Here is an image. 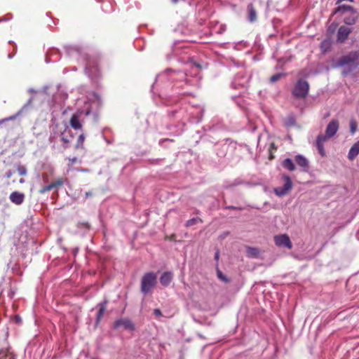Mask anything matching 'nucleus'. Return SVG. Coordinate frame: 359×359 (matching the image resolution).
<instances>
[{
    "mask_svg": "<svg viewBox=\"0 0 359 359\" xmlns=\"http://www.w3.org/2000/svg\"><path fill=\"white\" fill-rule=\"evenodd\" d=\"M332 68L345 67L342 71L343 75H347L359 65V50L351 51L348 54L342 55L332 61Z\"/></svg>",
    "mask_w": 359,
    "mask_h": 359,
    "instance_id": "nucleus-1",
    "label": "nucleus"
},
{
    "mask_svg": "<svg viewBox=\"0 0 359 359\" xmlns=\"http://www.w3.org/2000/svg\"><path fill=\"white\" fill-rule=\"evenodd\" d=\"M334 14H339L343 22L348 25H354L358 18L357 11L353 7L345 4L339 6L336 8Z\"/></svg>",
    "mask_w": 359,
    "mask_h": 359,
    "instance_id": "nucleus-2",
    "label": "nucleus"
},
{
    "mask_svg": "<svg viewBox=\"0 0 359 359\" xmlns=\"http://www.w3.org/2000/svg\"><path fill=\"white\" fill-rule=\"evenodd\" d=\"M157 284V274L153 271L145 273L141 279L140 291L144 295L151 293Z\"/></svg>",
    "mask_w": 359,
    "mask_h": 359,
    "instance_id": "nucleus-3",
    "label": "nucleus"
},
{
    "mask_svg": "<svg viewBox=\"0 0 359 359\" xmlns=\"http://www.w3.org/2000/svg\"><path fill=\"white\" fill-rule=\"evenodd\" d=\"M309 83L307 81L299 79L295 83L292 90V95L297 99H304L309 94Z\"/></svg>",
    "mask_w": 359,
    "mask_h": 359,
    "instance_id": "nucleus-4",
    "label": "nucleus"
},
{
    "mask_svg": "<svg viewBox=\"0 0 359 359\" xmlns=\"http://www.w3.org/2000/svg\"><path fill=\"white\" fill-rule=\"evenodd\" d=\"M67 128V123L61 122L54 124L51 128L50 134L49 136V141L50 142H55L57 138H60Z\"/></svg>",
    "mask_w": 359,
    "mask_h": 359,
    "instance_id": "nucleus-5",
    "label": "nucleus"
},
{
    "mask_svg": "<svg viewBox=\"0 0 359 359\" xmlns=\"http://www.w3.org/2000/svg\"><path fill=\"white\" fill-rule=\"evenodd\" d=\"M285 180V184L282 187H278L274 189V193L278 196H283L288 194V192L292 188V182L290 177L288 175H283Z\"/></svg>",
    "mask_w": 359,
    "mask_h": 359,
    "instance_id": "nucleus-6",
    "label": "nucleus"
},
{
    "mask_svg": "<svg viewBox=\"0 0 359 359\" xmlns=\"http://www.w3.org/2000/svg\"><path fill=\"white\" fill-rule=\"evenodd\" d=\"M339 129V121L337 119H332L327 124L324 137L328 140L335 135Z\"/></svg>",
    "mask_w": 359,
    "mask_h": 359,
    "instance_id": "nucleus-7",
    "label": "nucleus"
},
{
    "mask_svg": "<svg viewBox=\"0 0 359 359\" xmlns=\"http://www.w3.org/2000/svg\"><path fill=\"white\" fill-rule=\"evenodd\" d=\"M64 182L65 181L62 178H59L48 185L41 186V188L39 189L38 192L40 194H44L53 189H58L60 187H62L64 184Z\"/></svg>",
    "mask_w": 359,
    "mask_h": 359,
    "instance_id": "nucleus-8",
    "label": "nucleus"
},
{
    "mask_svg": "<svg viewBox=\"0 0 359 359\" xmlns=\"http://www.w3.org/2000/svg\"><path fill=\"white\" fill-rule=\"evenodd\" d=\"M274 242L277 246L285 247L287 249L292 248V242L287 234L278 235L274 237Z\"/></svg>",
    "mask_w": 359,
    "mask_h": 359,
    "instance_id": "nucleus-9",
    "label": "nucleus"
},
{
    "mask_svg": "<svg viewBox=\"0 0 359 359\" xmlns=\"http://www.w3.org/2000/svg\"><path fill=\"white\" fill-rule=\"evenodd\" d=\"M250 77L246 76L242 72H238L235 76L233 81L231 83V86L234 88H237L238 86H245L249 81Z\"/></svg>",
    "mask_w": 359,
    "mask_h": 359,
    "instance_id": "nucleus-10",
    "label": "nucleus"
},
{
    "mask_svg": "<svg viewBox=\"0 0 359 359\" xmlns=\"http://www.w3.org/2000/svg\"><path fill=\"white\" fill-rule=\"evenodd\" d=\"M121 327L126 330H133L135 329L133 323L128 318H121L114 323V329H118Z\"/></svg>",
    "mask_w": 359,
    "mask_h": 359,
    "instance_id": "nucleus-11",
    "label": "nucleus"
},
{
    "mask_svg": "<svg viewBox=\"0 0 359 359\" xmlns=\"http://www.w3.org/2000/svg\"><path fill=\"white\" fill-rule=\"evenodd\" d=\"M352 29L346 26H341L337 32V41L339 43H344L351 33Z\"/></svg>",
    "mask_w": 359,
    "mask_h": 359,
    "instance_id": "nucleus-12",
    "label": "nucleus"
},
{
    "mask_svg": "<svg viewBox=\"0 0 359 359\" xmlns=\"http://www.w3.org/2000/svg\"><path fill=\"white\" fill-rule=\"evenodd\" d=\"M294 161L297 165H299L302 172H308L309 170V162L308 159L302 154L295 156Z\"/></svg>",
    "mask_w": 359,
    "mask_h": 359,
    "instance_id": "nucleus-13",
    "label": "nucleus"
},
{
    "mask_svg": "<svg viewBox=\"0 0 359 359\" xmlns=\"http://www.w3.org/2000/svg\"><path fill=\"white\" fill-rule=\"evenodd\" d=\"M328 139L323 136V134H320L317 136L316 140V147L318 149V151L319 154L324 157L326 155L325 149H324V143Z\"/></svg>",
    "mask_w": 359,
    "mask_h": 359,
    "instance_id": "nucleus-14",
    "label": "nucleus"
},
{
    "mask_svg": "<svg viewBox=\"0 0 359 359\" xmlns=\"http://www.w3.org/2000/svg\"><path fill=\"white\" fill-rule=\"evenodd\" d=\"M73 138L74 136L72 135V132L67 125L66 130L62 132V135L60 137V140L63 142V146L65 148L69 147V144L72 141Z\"/></svg>",
    "mask_w": 359,
    "mask_h": 359,
    "instance_id": "nucleus-15",
    "label": "nucleus"
},
{
    "mask_svg": "<svg viewBox=\"0 0 359 359\" xmlns=\"http://www.w3.org/2000/svg\"><path fill=\"white\" fill-rule=\"evenodd\" d=\"M83 114V111H77L74 113L69 121L71 127L75 130H79L82 128V124L80 121V118Z\"/></svg>",
    "mask_w": 359,
    "mask_h": 359,
    "instance_id": "nucleus-16",
    "label": "nucleus"
},
{
    "mask_svg": "<svg viewBox=\"0 0 359 359\" xmlns=\"http://www.w3.org/2000/svg\"><path fill=\"white\" fill-rule=\"evenodd\" d=\"M25 196L23 193L20 191H13L10 194V201L15 205H21L25 201Z\"/></svg>",
    "mask_w": 359,
    "mask_h": 359,
    "instance_id": "nucleus-17",
    "label": "nucleus"
},
{
    "mask_svg": "<svg viewBox=\"0 0 359 359\" xmlns=\"http://www.w3.org/2000/svg\"><path fill=\"white\" fill-rule=\"evenodd\" d=\"M32 100V97L29 99L27 103L15 115L11 116L5 119H3L1 122H4L5 121L14 120L18 116H21L24 112L27 111L31 107Z\"/></svg>",
    "mask_w": 359,
    "mask_h": 359,
    "instance_id": "nucleus-18",
    "label": "nucleus"
},
{
    "mask_svg": "<svg viewBox=\"0 0 359 359\" xmlns=\"http://www.w3.org/2000/svg\"><path fill=\"white\" fill-rule=\"evenodd\" d=\"M243 184L252 185V184L250 182H246V181L242 180L241 178L238 177V178L235 179L233 181H232L231 182H226L224 184V187L226 189H229L234 187L243 185Z\"/></svg>",
    "mask_w": 359,
    "mask_h": 359,
    "instance_id": "nucleus-19",
    "label": "nucleus"
},
{
    "mask_svg": "<svg viewBox=\"0 0 359 359\" xmlns=\"http://www.w3.org/2000/svg\"><path fill=\"white\" fill-rule=\"evenodd\" d=\"M107 304V300H104L103 302H100L98 304L99 311L96 315V320H95L96 325H97L100 323V322L101 321V320L104 316V313L106 311Z\"/></svg>",
    "mask_w": 359,
    "mask_h": 359,
    "instance_id": "nucleus-20",
    "label": "nucleus"
},
{
    "mask_svg": "<svg viewBox=\"0 0 359 359\" xmlns=\"http://www.w3.org/2000/svg\"><path fill=\"white\" fill-rule=\"evenodd\" d=\"M189 121L192 123H199L203 116V111L201 109H196L194 111L191 112Z\"/></svg>",
    "mask_w": 359,
    "mask_h": 359,
    "instance_id": "nucleus-21",
    "label": "nucleus"
},
{
    "mask_svg": "<svg viewBox=\"0 0 359 359\" xmlns=\"http://www.w3.org/2000/svg\"><path fill=\"white\" fill-rule=\"evenodd\" d=\"M248 20L250 22H254L257 20V11L252 4H249L247 7Z\"/></svg>",
    "mask_w": 359,
    "mask_h": 359,
    "instance_id": "nucleus-22",
    "label": "nucleus"
},
{
    "mask_svg": "<svg viewBox=\"0 0 359 359\" xmlns=\"http://www.w3.org/2000/svg\"><path fill=\"white\" fill-rule=\"evenodd\" d=\"M172 279V273L169 272V271H166V272L163 273V274L160 277V283L163 286L167 287L170 285Z\"/></svg>",
    "mask_w": 359,
    "mask_h": 359,
    "instance_id": "nucleus-23",
    "label": "nucleus"
},
{
    "mask_svg": "<svg viewBox=\"0 0 359 359\" xmlns=\"http://www.w3.org/2000/svg\"><path fill=\"white\" fill-rule=\"evenodd\" d=\"M359 154V140L354 143L349 149L348 158L353 161Z\"/></svg>",
    "mask_w": 359,
    "mask_h": 359,
    "instance_id": "nucleus-24",
    "label": "nucleus"
},
{
    "mask_svg": "<svg viewBox=\"0 0 359 359\" xmlns=\"http://www.w3.org/2000/svg\"><path fill=\"white\" fill-rule=\"evenodd\" d=\"M67 54L69 56L79 55L81 54L82 50L80 47L75 46H65Z\"/></svg>",
    "mask_w": 359,
    "mask_h": 359,
    "instance_id": "nucleus-25",
    "label": "nucleus"
},
{
    "mask_svg": "<svg viewBox=\"0 0 359 359\" xmlns=\"http://www.w3.org/2000/svg\"><path fill=\"white\" fill-rule=\"evenodd\" d=\"M168 76H169V79H171V80H175V79L185 80L186 82H187V74H185L183 72H170Z\"/></svg>",
    "mask_w": 359,
    "mask_h": 359,
    "instance_id": "nucleus-26",
    "label": "nucleus"
},
{
    "mask_svg": "<svg viewBox=\"0 0 359 359\" xmlns=\"http://www.w3.org/2000/svg\"><path fill=\"white\" fill-rule=\"evenodd\" d=\"M281 165L286 170L289 171H294L296 169V166L292 161V160L290 158L284 159Z\"/></svg>",
    "mask_w": 359,
    "mask_h": 359,
    "instance_id": "nucleus-27",
    "label": "nucleus"
},
{
    "mask_svg": "<svg viewBox=\"0 0 359 359\" xmlns=\"http://www.w3.org/2000/svg\"><path fill=\"white\" fill-rule=\"evenodd\" d=\"M246 254L248 257L257 258L259 255V250L257 248L247 247Z\"/></svg>",
    "mask_w": 359,
    "mask_h": 359,
    "instance_id": "nucleus-28",
    "label": "nucleus"
},
{
    "mask_svg": "<svg viewBox=\"0 0 359 359\" xmlns=\"http://www.w3.org/2000/svg\"><path fill=\"white\" fill-rule=\"evenodd\" d=\"M229 149V145L224 144L221 145L217 151V154L220 158H224L226 156L227 151Z\"/></svg>",
    "mask_w": 359,
    "mask_h": 359,
    "instance_id": "nucleus-29",
    "label": "nucleus"
},
{
    "mask_svg": "<svg viewBox=\"0 0 359 359\" xmlns=\"http://www.w3.org/2000/svg\"><path fill=\"white\" fill-rule=\"evenodd\" d=\"M0 359H15V356L8 349H1Z\"/></svg>",
    "mask_w": 359,
    "mask_h": 359,
    "instance_id": "nucleus-30",
    "label": "nucleus"
},
{
    "mask_svg": "<svg viewBox=\"0 0 359 359\" xmlns=\"http://www.w3.org/2000/svg\"><path fill=\"white\" fill-rule=\"evenodd\" d=\"M216 271H217V278L222 282L225 283H228L230 282V279L226 276H225L220 270L218 267L216 268Z\"/></svg>",
    "mask_w": 359,
    "mask_h": 359,
    "instance_id": "nucleus-31",
    "label": "nucleus"
},
{
    "mask_svg": "<svg viewBox=\"0 0 359 359\" xmlns=\"http://www.w3.org/2000/svg\"><path fill=\"white\" fill-rule=\"evenodd\" d=\"M203 220L199 217H194L187 221L185 224L186 227L192 226L198 223H202Z\"/></svg>",
    "mask_w": 359,
    "mask_h": 359,
    "instance_id": "nucleus-32",
    "label": "nucleus"
},
{
    "mask_svg": "<svg viewBox=\"0 0 359 359\" xmlns=\"http://www.w3.org/2000/svg\"><path fill=\"white\" fill-rule=\"evenodd\" d=\"M349 126H350V133H351V135L355 134V133L357 130L358 123L354 118H351L350 120Z\"/></svg>",
    "mask_w": 359,
    "mask_h": 359,
    "instance_id": "nucleus-33",
    "label": "nucleus"
},
{
    "mask_svg": "<svg viewBox=\"0 0 359 359\" xmlns=\"http://www.w3.org/2000/svg\"><path fill=\"white\" fill-rule=\"evenodd\" d=\"M85 140V135L83 134H81L77 139V142L76 144V148H79L83 147V144Z\"/></svg>",
    "mask_w": 359,
    "mask_h": 359,
    "instance_id": "nucleus-34",
    "label": "nucleus"
},
{
    "mask_svg": "<svg viewBox=\"0 0 359 359\" xmlns=\"http://www.w3.org/2000/svg\"><path fill=\"white\" fill-rule=\"evenodd\" d=\"M283 74H281V73H278V74H276L274 75H273L271 78H270V81L271 83H275L276 81H278V80L280 79L281 77H283Z\"/></svg>",
    "mask_w": 359,
    "mask_h": 359,
    "instance_id": "nucleus-35",
    "label": "nucleus"
},
{
    "mask_svg": "<svg viewBox=\"0 0 359 359\" xmlns=\"http://www.w3.org/2000/svg\"><path fill=\"white\" fill-rule=\"evenodd\" d=\"M182 112V110H178V109H174V110H172V111H170L168 112V114L170 117H172V118H178L179 116H177L178 114H181Z\"/></svg>",
    "mask_w": 359,
    "mask_h": 359,
    "instance_id": "nucleus-36",
    "label": "nucleus"
},
{
    "mask_svg": "<svg viewBox=\"0 0 359 359\" xmlns=\"http://www.w3.org/2000/svg\"><path fill=\"white\" fill-rule=\"evenodd\" d=\"M17 170L20 175H25L27 174V169L24 166L19 165Z\"/></svg>",
    "mask_w": 359,
    "mask_h": 359,
    "instance_id": "nucleus-37",
    "label": "nucleus"
},
{
    "mask_svg": "<svg viewBox=\"0 0 359 359\" xmlns=\"http://www.w3.org/2000/svg\"><path fill=\"white\" fill-rule=\"evenodd\" d=\"M329 46H330V43H329V41H326V40H325V41H323L321 43V48H325V49L323 50V51H324V52H325V51L327 50H326V48H329Z\"/></svg>",
    "mask_w": 359,
    "mask_h": 359,
    "instance_id": "nucleus-38",
    "label": "nucleus"
},
{
    "mask_svg": "<svg viewBox=\"0 0 359 359\" xmlns=\"http://www.w3.org/2000/svg\"><path fill=\"white\" fill-rule=\"evenodd\" d=\"M294 123H295L294 118L293 117H290L288 118L287 122L286 123V125L287 126H291L294 125Z\"/></svg>",
    "mask_w": 359,
    "mask_h": 359,
    "instance_id": "nucleus-39",
    "label": "nucleus"
},
{
    "mask_svg": "<svg viewBox=\"0 0 359 359\" xmlns=\"http://www.w3.org/2000/svg\"><path fill=\"white\" fill-rule=\"evenodd\" d=\"M225 209L226 210H243V208H241V207H236V206H233V205H228V206H226L224 207Z\"/></svg>",
    "mask_w": 359,
    "mask_h": 359,
    "instance_id": "nucleus-40",
    "label": "nucleus"
},
{
    "mask_svg": "<svg viewBox=\"0 0 359 359\" xmlns=\"http://www.w3.org/2000/svg\"><path fill=\"white\" fill-rule=\"evenodd\" d=\"M337 25L332 23L328 28V32L333 33L337 28Z\"/></svg>",
    "mask_w": 359,
    "mask_h": 359,
    "instance_id": "nucleus-41",
    "label": "nucleus"
},
{
    "mask_svg": "<svg viewBox=\"0 0 359 359\" xmlns=\"http://www.w3.org/2000/svg\"><path fill=\"white\" fill-rule=\"evenodd\" d=\"M154 314L156 317L162 316V312H161V311L159 309H155L154 310Z\"/></svg>",
    "mask_w": 359,
    "mask_h": 359,
    "instance_id": "nucleus-42",
    "label": "nucleus"
},
{
    "mask_svg": "<svg viewBox=\"0 0 359 359\" xmlns=\"http://www.w3.org/2000/svg\"><path fill=\"white\" fill-rule=\"evenodd\" d=\"M161 161H162V159H160V158H156V159H151V160H149V161L151 162V164H158V163H159Z\"/></svg>",
    "mask_w": 359,
    "mask_h": 359,
    "instance_id": "nucleus-43",
    "label": "nucleus"
},
{
    "mask_svg": "<svg viewBox=\"0 0 359 359\" xmlns=\"http://www.w3.org/2000/svg\"><path fill=\"white\" fill-rule=\"evenodd\" d=\"M14 320L16 323H20L22 321L20 316L18 315L15 316Z\"/></svg>",
    "mask_w": 359,
    "mask_h": 359,
    "instance_id": "nucleus-44",
    "label": "nucleus"
},
{
    "mask_svg": "<svg viewBox=\"0 0 359 359\" xmlns=\"http://www.w3.org/2000/svg\"><path fill=\"white\" fill-rule=\"evenodd\" d=\"M219 258V251L217 250V252L215 254V259L218 261Z\"/></svg>",
    "mask_w": 359,
    "mask_h": 359,
    "instance_id": "nucleus-45",
    "label": "nucleus"
},
{
    "mask_svg": "<svg viewBox=\"0 0 359 359\" xmlns=\"http://www.w3.org/2000/svg\"><path fill=\"white\" fill-rule=\"evenodd\" d=\"M272 149H276V148L275 147V145H274V144H273V143H272V144H271V146H270V148H269V151H270V153L271 152V150H272Z\"/></svg>",
    "mask_w": 359,
    "mask_h": 359,
    "instance_id": "nucleus-46",
    "label": "nucleus"
},
{
    "mask_svg": "<svg viewBox=\"0 0 359 359\" xmlns=\"http://www.w3.org/2000/svg\"><path fill=\"white\" fill-rule=\"evenodd\" d=\"M11 175H12V172H11V170L8 171V172L6 173V176L8 178L11 177Z\"/></svg>",
    "mask_w": 359,
    "mask_h": 359,
    "instance_id": "nucleus-47",
    "label": "nucleus"
},
{
    "mask_svg": "<svg viewBox=\"0 0 359 359\" xmlns=\"http://www.w3.org/2000/svg\"><path fill=\"white\" fill-rule=\"evenodd\" d=\"M83 225L88 229L90 228V225L88 222L83 223Z\"/></svg>",
    "mask_w": 359,
    "mask_h": 359,
    "instance_id": "nucleus-48",
    "label": "nucleus"
},
{
    "mask_svg": "<svg viewBox=\"0 0 359 359\" xmlns=\"http://www.w3.org/2000/svg\"><path fill=\"white\" fill-rule=\"evenodd\" d=\"M90 196H92V193L90 191H88V192L86 193V197Z\"/></svg>",
    "mask_w": 359,
    "mask_h": 359,
    "instance_id": "nucleus-49",
    "label": "nucleus"
},
{
    "mask_svg": "<svg viewBox=\"0 0 359 359\" xmlns=\"http://www.w3.org/2000/svg\"><path fill=\"white\" fill-rule=\"evenodd\" d=\"M180 0H171V2L174 4H177Z\"/></svg>",
    "mask_w": 359,
    "mask_h": 359,
    "instance_id": "nucleus-50",
    "label": "nucleus"
},
{
    "mask_svg": "<svg viewBox=\"0 0 359 359\" xmlns=\"http://www.w3.org/2000/svg\"><path fill=\"white\" fill-rule=\"evenodd\" d=\"M165 76H166V75H165V74H161V75H160V76H157V79H160V78H164Z\"/></svg>",
    "mask_w": 359,
    "mask_h": 359,
    "instance_id": "nucleus-51",
    "label": "nucleus"
},
{
    "mask_svg": "<svg viewBox=\"0 0 359 359\" xmlns=\"http://www.w3.org/2000/svg\"><path fill=\"white\" fill-rule=\"evenodd\" d=\"M70 161L72 163H74L76 161V158H73L72 159H70Z\"/></svg>",
    "mask_w": 359,
    "mask_h": 359,
    "instance_id": "nucleus-52",
    "label": "nucleus"
},
{
    "mask_svg": "<svg viewBox=\"0 0 359 359\" xmlns=\"http://www.w3.org/2000/svg\"><path fill=\"white\" fill-rule=\"evenodd\" d=\"M19 182H20V183H21V184H22V183H24L25 180H24V179H22V178H21V179L20 180V181H19Z\"/></svg>",
    "mask_w": 359,
    "mask_h": 359,
    "instance_id": "nucleus-53",
    "label": "nucleus"
},
{
    "mask_svg": "<svg viewBox=\"0 0 359 359\" xmlns=\"http://www.w3.org/2000/svg\"><path fill=\"white\" fill-rule=\"evenodd\" d=\"M8 57L9 58H12L13 57V55H11V54L8 55Z\"/></svg>",
    "mask_w": 359,
    "mask_h": 359,
    "instance_id": "nucleus-54",
    "label": "nucleus"
},
{
    "mask_svg": "<svg viewBox=\"0 0 359 359\" xmlns=\"http://www.w3.org/2000/svg\"><path fill=\"white\" fill-rule=\"evenodd\" d=\"M46 177V175H43V179L45 180V177Z\"/></svg>",
    "mask_w": 359,
    "mask_h": 359,
    "instance_id": "nucleus-55",
    "label": "nucleus"
},
{
    "mask_svg": "<svg viewBox=\"0 0 359 359\" xmlns=\"http://www.w3.org/2000/svg\"><path fill=\"white\" fill-rule=\"evenodd\" d=\"M195 213H196V214H199V211L196 210V212H195Z\"/></svg>",
    "mask_w": 359,
    "mask_h": 359,
    "instance_id": "nucleus-56",
    "label": "nucleus"
},
{
    "mask_svg": "<svg viewBox=\"0 0 359 359\" xmlns=\"http://www.w3.org/2000/svg\"><path fill=\"white\" fill-rule=\"evenodd\" d=\"M243 80L239 79L238 81L242 82Z\"/></svg>",
    "mask_w": 359,
    "mask_h": 359,
    "instance_id": "nucleus-57",
    "label": "nucleus"
},
{
    "mask_svg": "<svg viewBox=\"0 0 359 359\" xmlns=\"http://www.w3.org/2000/svg\"><path fill=\"white\" fill-rule=\"evenodd\" d=\"M156 80H158V79H156ZM156 83H157V81H155L154 84H156Z\"/></svg>",
    "mask_w": 359,
    "mask_h": 359,
    "instance_id": "nucleus-58",
    "label": "nucleus"
},
{
    "mask_svg": "<svg viewBox=\"0 0 359 359\" xmlns=\"http://www.w3.org/2000/svg\"><path fill=\"white\" fill-rule=\"evenodd\" d=\"M156 80H158V79H156ZM156 83H157V81H155L154 84H156Z\"/></svg>",
    "mask_w": 359,
    "mask_h": 359,
    "instance_id": "nucleus-59",
    "label": "nucleus"
},
{
    "mask_svg": "<svg viewBox=\"0 0 359 359\" xmlns=\"http://www.w3.org/2000/svg\"><path fill=\"white\" fill-rule=\"evenodd\" d=\"M92 359H95V358H92Z\"/></svg>",
    "mask_w": 359,
    "mask_h": 359,
    "instance_id": "nucleus-60",
    "label": "nucleus"
}]
</instances>
